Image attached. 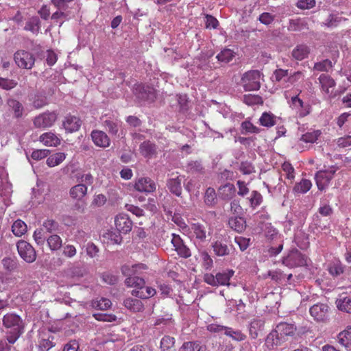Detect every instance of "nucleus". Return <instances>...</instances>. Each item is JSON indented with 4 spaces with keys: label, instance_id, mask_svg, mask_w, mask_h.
I'll return each instance as SVG.
<instances>
[{
    "label": "nucleus",
    "instance_id": "obj_1",
    "mask_svg": "<svg viewBox=\"0 0 351 351\" xmlns=\"http://www.w3.org/2000/svg\"><path fill=\"white\" fill-rule=\"evenodd\" d=\"M297 328L295 324L287 322H280L276 326L265 339V346L273 350L285 342L288 337L294 335Z\"/></svg>",
    "mask_w": 351,
    "mask_h": 351
},
{
    "label": "nucleus",
    "instance_id": "obj_2",
    "mask_svg": "<svg viewBox=\"0 0 351 351\" xmlns=\"http://www.w3.org/2000/svg\"><path fill=\"white\" fill-rule=\"evenodd\" d=\"M5 339L10 344H14L24 332L25 324L22 318L16 313H9L3 317Z\"/></svg>",
    "mask_w": 351,
    "mask_h": 351
},
{
    "label": "nucleus",
    "instance_id": "obj_3",
    "mask_svg": "<svg viewBox=\"0 0 351 351\" xmlns=\"http://www.w3.org/2000/svg\"><path fill=\"white\" fill-rule=\"evenodd\" d=\"M261 73L258 70H250L243 73L241 84L245 91L258 90L261 88Z\"/></svg>",
    "mask_w": 351,
    "mask_h": 351
},
{
    "label": "nucleus",
    "instance_id": "obj_4",
    "mask_svg": "<svg viewBox=\"0 0 351 351\" xmlns=\"http://www.w3.org/2000/svg\"><path fill=\"white\" fill-rule=\"evenodd\" d=\"M191 230L193 237L199 243H205L208 241L213 234L212 228L207 223H193L191 226Z\"/></svg>",
    "mask_w": 351,
    "mask_h": 351
},
{
    "label": "nucleus",
    "instance_id": "obj_5",
    "mask_svg": "<svg viewBox=\"0 0 351 351\" xmlns=\"http://www.w3.org/2000/svg\"><path fill=\"white\" fill-rule=\"evenodd\" d=\"M307 257L299 250H293L283 258L282 264L290 268L303 267L307 265Z\"/></svg>",
    "mask_w": 351,
    "mask_h": 351
},
{
    "label": "nucleus",
    "instance_id": "obj_6",
    "mask_svg": "<svg viewBox=\"0 0 351 351\" xmlns=\"http://www.w3.org/2000/svg\"><path fill=\"white\" fill-rule=\"evenodd\" d=\"M16 248L19 256L26 263H32L36 261V250L30 243L24 240H20L16 243Z\"/></svg>",
    "mask_w": 351,
    "mask_h": 351
},
{
    "label": "nucleus",
    "instance_id": "obj_7",
    "mask_svg": "<svg viewBox=\"0 0 351 351\" xmlns=\"http://www.w3.org/2000/svg\"><path fill=\"white\" fill-rule=\"evenodd\" d=\"M14 59L19 67L25 69H31L35 62L34 55L25 50H19L15 52Z\"/></svg>",
    "mask_w": 351,
    "mask_h": 351
},
{
    "label": "nucleus",
    "instance_id": "obj_8",
    "mask_svg": "<svg viewBox=\"0 0 351 351\" xmlns=\"http://www.w3.org/2000/svg\"><path fill=\"white\" fill-rule=\"evenodd\" d=\"M133 93L140 101L152 102L156 98L155 89L149 86L135 85Z\"/></svg>",
    "mask_w": 351,
    "mask_h": 351
},
{
    "label": "nucleus",
    "instance_id": "obj_9",
    "mask_svg": "<svg viewBox=\"0 0 351 351\" xmlns=\"http://www.w3.org/2000/svg\"><path fill=\"white\" fill-rule=\"evenodd\" d=\"M330 308L327 304L317 303L310 308L309 312L317 322H326L328 320Z\"/></svg>",
    "mask_w": 351,
    "mask_h": 351
},
{
    "label": "nucleus",
    "instance_id": "obj_10",
    "mask_svg": "<svg viewBox=\"0 0 351 351\" xmlns=\"http://www.w3.org/2000/svg\"><path fill=\"white\" fill-rule=\"evenodd\" d=\"M337 170V167H331L328 169L321 170L316 173L315 180L319 190L322 191L328 185Z\"/></svg>",
    "mask_w": 351,
    "mask_h": 351
},
{
    "label": "nucleus",
    "instance_id": "obj_11",
    "mask_svg": "<svg viewBox=\"0 0 351 351\" xmlns=\"http://www.w3.org/2000/svg\"><path fill=\"white\" fill-rule=\"evenodd\" d=\"M212 247L215 254L217 256L230 255L234 248L227 239H219L212 243Z\"/></svg>",
    "mask_w": 351,
    "mask_h": 351
},
{
    "label": "nucleus",
    "instance_id": "obj_12",
    "mask_svg": "<svg viewBox=\"0 0 351 351\" xmlns=\"http://www.w3.org/2000/svg\"><path fill=\"white\" fill-rule=\"evenodd\" d=\"M114 223L119 233L127 234L132 228V221L127 215L123 213L115 217Z\"/></svg>",
    "mask_w": 351,
    "mask_h": 351
},
{
    "label": "nucleus",
    "instance_id": "obj_13",
    "mask_svg": "<svg viewBox=\"0 0 351 351\" xmlns=\"http://www.w3.org/2000/svg\"><path fill=\"white\" fill-rule=\"evenodd\" d=\"M56 119L55 112L43 113L35 117L34 124L36 128H49L54 123Z\"/></svg>",
    "mask_w": 351,
    "mask_h": 351
},
{
    "label": "nucleus",
    "instance_id": "obj_14",
    "mask_svg": "<svg viewBox=\"0 0 351 351\" xmlns=\"http://www.w3.org/2000/svg\"><path fill=\"white\" fill-rule=\"evenodd\" d=\"M171 243L180 257L187 258L191 256L190 249L184 244L179 235L172 234Z\"/></svg>",
    "mask_w": 351,
    "mask_h": 351
},
{
    "label": "nucleus",
    "instance_id": "obj_15",
    "mask_svg": "<svg viewBox=\"0 0 351 351\" xmlns=\"http://www.w3.org/2000/svg\"><path fill=\"white\" fill-rule=\"evenodd\" d=\"M134 189L139 192L149 193L156 191V186L151 178H141L136 182Z\"/></svg>",
    "mask_w": 351,
    "mask_h": 351
},
{
    "label": "nucleus",
    "instance_id": "obj_16",
    "mask_svg": "<svg viewBox=\"0 0 351 351\" xmlns=\"http://www.w3.org/2000/svg\"><path fill=\"white\" fill-rule=\"evenodd\" d=\"M265 320L254 318L250 321L248 325L249 335L252 339H256L264 330Z\"/></svg>",
    "mask_w": 351,
    "mask_h": 351
},
{
    "label": "nucleus",
    "instance_id": "obj_17",
    "mask_svg": "<svg viewBox=\"0 0 351 351\" xmlns=\"http://www.w3.org/2000/svg\"><path fill=\"white\" fill-rule=\"evenodd\" d=\"M91 137L95 145L101 147H106L110 145V138L103 131L93 130L91 132Z\"/></svg>",
    "mask_w": 351,
    "mask_h": 351
},
{
    "label": "nucleus",
    "instance_id": "obj_18",
    "mask_svg": "<svg viewBox=\"0 0 351 351\" xmlns=\"http://www.w3.org/2000/svg\"><path fill=\"white\" fill-rule=\"evenodd\" d=\"M182 178L178 176L175 178H169L167 180V187L171 193L177 197H180L182 195Z\"/></svg>",
    "mask_w": 351,
    "mask_h": 351
},
{
    "label": "nucleus",
    "instance_id": "obj_19",
    "mask_svg": "<svg viewBox=\"0 0 351 351\" xmlns=\"http://www.w3.org/2000/svg\"><path fill=\"white\" fill-rule=\"evenodd\" d=\"M291 105L293 108L298 110L299 117H304L310 113L309 105L304 104L303 101L298 96L291 98Z\"/></svg>",
    "mask_w": 351,
    "mask_h": 351
},
{
    "label": "nucleus",
    "instance_id": "obj_20",
    "mask_svg": "<svg viewBox=\"0 0 351 351\" xmlns=\"http://www.w3.org/2000/svg\"><path fill=\"white\" fill-rule=\"evenodd\" d=\"M82 125V121L75 116H67L63 121V126L68 132L77 131Z\"/></svg>",
    "mask_w": 351,
    "mask_h": 351
},
{
    "label": "nucleus",
    "instance_id": "obj_21",
    "mask_svg": "<svg viewBox=\"0 0 351 351\" xmlns=\"http://www.w3.org/2000/svg\"><path fill=\"white\" fill-rule=\"evenodd\" d=\"M347 21L339 12H332L328 14L327 18L323 22V25L328 28H335L339 25L342 21Z\"/></svg>",
    "mask_w": 351,
    "mask_h": 351
},
{
    "label": "nucleus",
    "instance_id": "obj_22",
    "mask_svg": "<svg viewBox=\"0 0 351 351\" xmlns=\"http://www.w3.org/2000/svg\"><path fill=\"white\" fill-rule=\"evenodd\" d=\"M123 305L125 308L134 313L141 312L144 309L143 302L140 300L136 298H126L123 301Z\"/></svg>",
    "mask_w": 351,
    "mask_h": 351
},
{
    "label": "nucleus",
    "instance_id": "obj_23",
    "mask_svg": "<svg viewBox=\"0 0 351 351\" xmlns=\"http://www.w3.org/2000/svg\"><path fill=\"white\" fill-rule=\"evenodd\" d=\"M310 49L306 45H298L292 51V56L297 60H302L308 57Z\"/></svg>",
    "mask_w": 351,
    "mask_h": 351
},
{
    "label": "nucleus",
    "instance_id": "obj_24",
    "mask_svg": "<svg viewBox=\"0 0 351 351\" xmlns=\"http://www.w3.org/2000/svg\"><path fill=\"white\" fill-rule=\"evenodd\" d=\"M139 149L141 154L146 158H151L156 153V145L149 141L141 143Z\"/></svg>",
    "mask_w": 351,
    "mask_h": 351
},
{
    "label": "nucleus",
    "instance_id": "obj_25",
    "mask_svg": "<svg viewBox=\"0 0 351 351\" xmlns=\"http://www.w3.org/2000/svg\"><path fill=\"white\" fill-rule=\"evenodd\" d=\"M235 191L236 189L234 184L227 183L220 186L219 189V196L223 199L229 200L234 196Z\"/></svg>",
    "mask_w": 351,
    "mask_h": 351
},
{
    "label": "nucleus",
    "instance_id": "obj_26",
    "mask_svg": "<svg viewBox=\"0 0 351 351\" xmlns=\"http://www.w3.org/2000/svg\"><path fill=\"white\" fill-rule=\"evenodd\" d=\"M228 225L230 228L238 232H243L246 227L245 220L241 217H230L228 220Z\"/></svg>",
    "mask_w": 351,
    "mask_h": 351
},
{
    "label": "nucleus",
    "instance_id": "obj_27",
    "mask_svg": "<svg viewBox=\"0 0 351 351\" xmlns=\"http://www.w3.org/2000/svg\"><path fill=\"white\" fill-rule=\"evenodd\" d=\"M87 193V186L84 184H79L70 189V195L72 198L81 200Z\"/></svg>",
    "mask_w": 351,
    "mask_h": 351
},
{
    "label": "nucleus",
    "instance_id": "obj_28",
    "mask_svg": "<svg viewBox=\"0 0 351 351\" xmlns=\"http://www.w3.org/2000/svg\"><path fill=\"white\" fill-rule=\"evenodd\" d=\"M40 142L47 146H57L60 144V138L52 132H46L40 136Z\"/></svg>",
    "mask_w": 351,
    "mask_h": 351
},
{
    "label": "nucleus",
    "instance_id": "obj_29",
    "mask_svg": "<svg viewBox=\"0 0 351 351\" xmlns=\"http://www.w3.org/2000/svg\"><path fill=\"white\" fill-rule=\"evenodd\" d=\"M336 304L339 311L351 313V295L341 296L337 300Z\"/></svg>",
    "mask_w": 351,
    "mask_h": 351
},
{
    "label": "nucleus",
    "instance_id": "obj_30",
    "mask_svg": "<svg viewBox=\"0 0 351 351\" xmlns=\"http://www.w3.org/2000/svg\"><path fill=\"white\" fill-rule=\"evenodd\" d=\"M338 342L347 350L351 348V327L348 330L341 332L337 337Z\"/></svg>",
    "mask_w": 351,
    "mask_h": 351
},
{
    "label": "nucleus",
    "instance_id": "obj_31",
    "mask_svg": "<svg viewBox=\"0 0 351 351\" xmlns=\"http://www.w3.org/2000/svg\"><path fill=\"white\" fill-rule=\"evenodd\" d=\"M40 29V21L38 16H32L29 18L24 27L25 30L30 31L33 34H38Z\"/></svg>",
    "mask_w": 351,
    "mask_h": 351
},
{
    "label": "nucleus",
    "instance_id": "obj_32",
    "mask_svg": "<svg viewBox=\"0 0 351 351\" xmlns=\"http://www.w3.org/2000/svg\"><path fill=\"white\" fill-rule=\"evenodd\" d=\"M146 266L143 264H135L132 265H125L121 267L122 274L128 278L135 276L137 269H145Z\"/></svg>",
    "mask_w": 351,
    "mask_h": 351
},
{
    "label": "nucleus",
    "instance_id": "obj_33",
    "mask_svg": "<svg viewBox=\"0 0 351 351\" xmlns=\"http://www.w3.org/2000/svg\"><path fill=\"white\" fill-rule=\"evenodd\" d=\"M125 285L129 287H134L136 290H141L143 289L145 282L143 278L135 276L126 278Z\"/></svg>",
    "mask_w": 351,
    "mask_h": 351
},
{
    "label": "nucleus",
    "instance_id": "obj_34",
    "mask_svg": "<svg viewBox=\"0 0 351 351\" xmlns=\"http://www.w3.org/2000/svg\"><path fill=\"white\" fill-rule=\"evenodd\" d=\"M318 80L323 90L328 94L330 93V88L335 86V80L326 74H322Z\"/></svg>",
    "mask_w": 351,
    "mask_h": 351
},
{
    "label": "nucleus",
    "instance_id": "obj_35",
    "mask_svg": "<svg viewBox=\"0 0 351 351\" xmlns=\"http://www.w3.org/2000/svg\"><path fill=\"white\" fill-rule=\"evenodd\" d=\"M156 293V292L154 289L149 287H145L144 285L143 289L133 290L132 291V295L141 299H147L154 296Z\"/></svg>",
    "mask_w": 351,
    "mask_h": 351
},
{
    "label": "nucleus",
    "instance_id": "obj_36",
    "mask_svg": "<svg viewBox=\"0 0 351 351\" xmlns=\"http://www.w3.org/2000/svg\"><path fill=\"white\" fill-rule=\"evenodd\" d=\"M27 225L21 219L15 221L12 226V231L13 234L19 237L23 235L27 232Z\"/></svg>",
    "mask_w": 351,
    "mask_h": 351
},
{
    "label": "nucleus",
    "instance_id": "obj_37",
    "mask_svg": "<svg viewBox=\"0 0 351 351\" xmlns=\"http://www.w3.org/2000/svg\"><path fill=\"white\" fill-rule=\"evenodd\" d=\"M66 156L64 153L58 152L52 154L49 157H48L46 162L49 167H53L62 162L64 160Z\"/></svg>",
    "mask_w": 351,
    "mask_h": 351
},
{
    "label": "nucleus",
    "instance_id": "obj_38",
    "mask_svg": "<svg viewBox=\"0 0 351 351\" xmlns=\"http://www.w3.org/2000/svg\"><path fill=\"white\" fill-rule=\"evenodd\" d=\"M204 203L210 207H213L217 204V195L213 188H208L204 195Z\"/></svg>",
    "mask_w": 351,
    "mask_h": 351
},
{
    "label": "nucleus",
    "instance_id": "obj_39",
    "mask_svg": "<svg viewBox=\"0 0 351 351\" xmlns=\"http://www.w3.org/2000/svg\"><path fill=\"white\" fill-rule=\"evenodd\" d=\"M234 271L228 270L226 272L217 273L216 274V282L219 285H229L230 278L233 276Z\"/></svg>",
    "mask_w": 351,
    "mask_h": 351
},
{
    "label": "nucleus",
    "instance_id": "obj_40",
    "mask_svg": "<svg viewBox=\"0 0 351 351\" xmlns=\"http://www.w3.org/2000/svg\"><path fill=\"white\" fill-rule=\"evenodd\" d=\"M7 104L9 108L13 110L14 116L16 118L21 117L22 116L23 107L19 101L14 99H8Z\"/></svg>",
    "mask_w": 351,
    "mask_h": 351
},
{
    "label": "nucleus",
    "instance_id": "obj_41",
    "mask_svg": "<svg viewBox=\"0 0 351 351\" xmlns=\"http://www.w3.org/2000/svg\"><path fill=\"white\" fill-rule=\"evenodd\" d=\"M275 118L273 114L265 112L260 117L259 122L261 125L270 128L276 124Z\"/></svg>",
    "mask_w": 351,
    "mask_h": 351
},
{
    "label": "nucleus",
    "instance_id": "obj_42",
    "mask_svg": "<svg viewBox=\"0 0 351 351\" xmlns=\"http://www.w3.org/2000/svg\"><path fill=\"white\" fill-rule=\"evenodd\" d=\"M40 229H43L45 233L56 232L59 229V224L53 219H47L43 222Z\"/></svg>",
    "mask_w": 351,
    "mask_h": 351
},
{
    "label": "nucleus",
    "instance_id": "obj_43",
    "mask_svg": "<svg viewBox=\"0 0 351 351\" xmlns=\"http://www.w3.org/2000/svg\"><path fill=\"white\" fill-rule=\"evenodd\" d=\"M311 186L312 184L309 180L302 179L295 185L293 191L297 193H305L310 190Z\"/></svg>",
    "mask_w": 351,
    "mask_h": 351
},
{
    "label": "nucleus",
    "instance_id": "obj_44",
    "mask_svg": "<svg viewBox=\"0 0 351 351\" xmlns=\"http://www.w3.org/2000/svg\"><path fill=\"white\" fill-rule=\"evenodd\" d=\"M202 345L200 341H186L180 348L178 351H200Z\"/></svg>",
    "mask_w": 351,
    "mask_h": 351
},
{
    "label": "nucleus",
    "instance_id": "obj_45",
    "mask_svg": "<svg viewBox=\"0 0 351 351\" xmlns=\"http://www.w3.org/2000/svg\"><path fill=\"white\" fill-rule=\"evenodd\" d=\"M47 241L49 248L56 251L59 250L62 246V239L58 234H52L47 239Z\"/></svg>",
    "mask_w": 351,
    "mask_h": 351
},
{
    "label": "nucleus",
    "instance_id": "obj_46",
    "mask_svg": "<svg viewBox=\"0 0 351 351\" xmlns=\"http://www.w3.org/2000/svg\"><path fill=\"white\" fill-rule=\"evenodd\" d=\"M3 268L8 271H14L18 268L19 263L16 258L5 257L2 260Z\"/></svg>",
    "mask_w": 351,
    "mask_h": 351
},
{
    "label": "nucleus",
    "instance_id": "obj_47",
    "mask_svg": "<svg viewBox=\"0 0 351 351\" xmlns=\"http://www.w3.org/2000/svg\"><path fill=\"white\" fill-rule=\"evenodd\" d=\"M175 344V339L171 336L166 335L160 341V348L162 351H170Z\"/></svg>",
    "mask_w": 351,
    "mask_h": 351
},
{
    "label": "nucleus",
    "instance_id": "obj_48",
    "mask_svg": "<svg viewBox=\"0 0 351 351\" xmlns=\"http://www.w3.org/2000/svg\"><path fill=\"white\" fill-rule=\"evenodd\" d=\"M230 337L232 339L241 341L245 339L246 336L241 330H234L232 328L227 327L224 333Z\"/></svg>",
    "mask_w": 351,
    "mask_h": 351
},
{
    "label": "nucleus",
    "instance_id": "obj_49",
    "mask_svg": "<svg viewBox=\"0 0 351 351\" xmlns=\"http://www.w3.org/2000/svg\"><path fill=\"white\" fill-rule=\"evenodd\" d=\"M243 101L248 106H253L263 103L262 97L261 96L252 94L243 95Z\"/></svg>",
    "mask_w": 351,
    "mask_h": 351
},
{
    "label": "nucleus",
    "instance_id": "obj_50",
    "mask_svg": "<svg viewBox=\"0 0 351 351\" xmlns=\"http://www.w3.org/2000/svg\"><path fill=\"white\" fill-rule=\"evenodd\" d=\"M233 52L229 49H224L217 56V60L221 62L228 63L232 60L233 58Z\"/></svg>",
    "mask_w": 351,
    "mask_h": 351
},
{
    "label": "nucleus",
    "instance_id": "obj_51",
    "mask_svg": "<svg viewBox=\"0 0 351 351\" xmlns=\"http://www.w3.org/2000/svg\"><path fill=\"white\" fill-rule=\"evenodd\" d=\"M248 199L251 207L254 208L261 204L263 201V197L259 192L256 191H252Z\"/></svg>",
    "mask_w": 351,
    "mask_h": 351
},
{
    "label": "nucleus",
    "instance_id": "obj_52",
    "mask_svg": "<svg viewBox=\"0 0 351 351\" xmlns=\"http://www.w3.org/2000/svg\"><path fill=\"white\" fill-rule=\"evenodd\" d=\"M104 125L108 132L112 135H117L119 131V123L117 121L107 119L104 121Z\"/></svg>",
    "mask_w": 351,
    "mask_h": 351
},
{
    "label": "nucleus",
    "instance_id": "obj_53",
    "mask_svg": "<svg viewBox=\"0 0 351 351\" xmlns=\"http://www.w3.org/2000/svg\"><path fill=\"white\" fill-rule=\"evenodd\" d=\"M321 132L319 130L306 132L302 136L300 140L305 143H314L317 140Z\"/></svg>",
    "mask_w": 351,
    "mask_h": 351
},
{
    "label": "nucleus",
    "instance_id": "obj_54",
    "mask_svg": "<svg viewBox=\"0 0 351 351\" xmlns=\"http://www.w3.org/2000/svg\"><path fill=\"white\" fill-rule=\"evenodd\" d=\"M332 67V62L328 59H326L324 60L323 61L316 62L314 65L313 69L314 70H316L317 71H328Z\"/></svg>",
    "mask_w": 351,
    "mask_h": 351
},
{
    "label": "nucleus",
    "instance_id": "obj_55",
    "mask_svg": "<svg viewBox=\"0 0 351 351\" xmlns=\"http://www.w3.org/2000/svg\"><path fill=\"white\" fill-rule=\"evenodd\" d=\"M328 272L333 277H337L343 273L344 269L341 263H332L328 266Z\"/></svg>",
    "mask_w": 351,
    "mask_h": 351
},
{
    "label": "nucleus",
    "instance_id": "obj_56",
    "mask_svg": "<svg viewBox=\"0 0 351 351\" xmlns=\"http://www.w3.org/2000/svg\"><path fill=\"white\" fill-rule=\"evenodd\" d=\"M111 301L109 299L104 298L93 302V306L99 310H107L111 306Z\"/></svg>",
    "mask_w": 351,
    "mask_h": 351
},
{
    "label": "nucleus",
    "instance_id": "obj_57",
    "mask_svg": "<svg viewBox=\"0 0 351 351\" xmlns=\"http://www.w3.org/2000/svg\"><path fill=\"white\" fill-rule=\"evenodd\" d=\"M17 82L15 80L0 77V88L10 90L15 88Z\"/></svg>",
    "mask_w": 351,
    "mask_h": 351
},
{
    "label": "nucleus",
    "instance_id": "obj_58",
    "mask_svg": "<svg viewBox=\"0 0 351 351\" xmlns=\"http://www.w3.org/2000/svg\"><path fill=\"white\" fill-rule=\"evenodd\" d=\"M241 128L245 130V133L258 134L261 130L256 126L254 125L250 121H245L241 123Z\"/></svg>",
    "mask_w": 351,
    "mask_h": 351
},
{
    "label": "nucleus",
    "instance_id": "obj_59",
    "mask_svg": "<svg viewBox=\"0 0 351 351\" xmlns=\"http://www.w3.org/2000/svg\"><path fill=\"white\" fill-rule=\"evenodd\" d=\"M45 234L43 232V229H36L34 232V239L36 243L38 245H42L45 243V240L47 239V237L45 236Z\"/></svg>",
    "mask_w": 351,
    "mask_h": 351
},
{
    "label": "nucleus",
    "instance_id": "obj_60",
    "mask_svg": "<svg viewBox=\"0 0 351 351\" xmlns=\"http://www.w3.org/2000/svg\"><path fill=\"white\" fill-rule=\"evenodd\" d=\"M93 317L98 321L108 322H111L117 319V317L112 314L108 313H95Z\"/></svg>",
    "mask_w": 351,
    "mask_h": 351
},
{
    "label": "nucleus",
    "instance_id": "obj_61",
    "mask_svg": "<svg viewBox=\"0 0 351 351\" xmlns=\"http://www.w3.org/2000/svg\"><path fill=\"white\" fill-rule=\"evenodd\" d=\"M188 171L191 173H200L203 170V167L200 161H191L188 164Z\"/></svg>",
    "mask_w": 351,
    "mask_h": 351
},
{
    "label": "nucleus",
    "instance_id": "obj_62",
    "mask_svg": "<svg viewBox=\"0 0 351 351\" xmlns=\"http://www.w3.org/2000/svg\"><path fill=\"white\" fill-rule=\"evenodd\" d=\"M275 16L269 12L262 13L258 18L259 21L266 25H269L273 23Z\"/></svg>",
    "mask_w": 351,
    "mask_h": 351
},
{
    "label": "nucleus",
    "instance_id": "obj_63",
    "mask_svg": "<svg viewBox=\"0 0 351 351\" xmlns=\"http://www.w3.org/2000/svg\"><path fill=\"white\" fill-rule=\"evenodd\" d=\"M49 154L48 149H37L32 152L31 157L35 160H40L46 158Z\"/></svg>",
    "mask_w": 351,
    "mask_h": 351
},
{
    "label": "nucleus",
    "instance_id": "obj_64",
    "mask_svg": "<svg viewBox=\"0 0 351 351\" xmlns=\"http://www.w3.org/2000/svg\"><path fill=\"white\" fill-rule=\"evenodd\" d=\"M53 346L54 344L52 340H51L49 338L41 339L38 344V348L40 351H48Z\"/></svg>",
    "mask_w": 351,
    "mask_h": 351
}]
</instances>
